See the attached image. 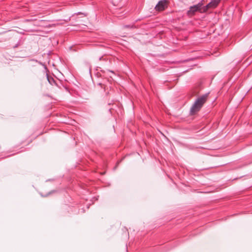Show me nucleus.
I'll use <instances>...</instances> for the list:
<instances>
[{"instance_id": "obj_1", "label": "nucleus", "mask_w": 252, "mask_h": 252, "mask_svg": "<svg viewBox=\"0 0 252 252\" xmlns=\"http://www.w3.org/2000/svg\"><path fill=\"white\" fill-rule=\"evenodd\" d=\"M208 95V94H205L197 98L190 108V113L191 115L195 114L200 110L206 102Z\"/></svg>"}, {"instance_id": "obj_2", "label": "nucleus", "mask_w": 252, "mask_h": 252, "mask_svg": "<svg viewBox=\"0 0 252 252\" xmlns=\"http://www.w3.org/2000/svg\"><path fill=\"white\" fill-rule=\"evenodd\" d=\"M221 0H212L208 4L203 6V11L207 12L210 8H215L220 3Z\"/></svg>"}, {"instance_id": "obj_3", "label": "nucleus", "mask_w": 252, "mask_h": 252, "mask_svg": "<svg viewBox=\"0 0 252 252\" xmlns=\"http://www.w3.org/2000/svg\"><path fill=\"white\" fill-rule=\"evenodd\" d=\"M168 1L167 0H161L158 1L155 7L157 11H161L167 7Z\"/></svg>"}, {"instance_id": "obj_4", "label": "nucleus", "mask_w": 252, "mask_h": 252, "mask_svg": "<svg viewBox=\"0 0 252 252\" xmlns=\"http://www.w3.org/2000/svg\"><path fill=\"white\" fill-rule=\"evenodd\" d=\"M199 11V9L195 5L191 6L189 7V10L187 12V14L189 16L193 15L195 12Z\"/></svg>"}, {"instance_id": "obj_5", "label": "nucleus", "mask_w": 252, "mask_h": 252, "mask_svg": "<svg viewBox=\"0 0 252 252\" xmlns=\"http://www.w3.org/2000/svg\"><path fill=\"white\" fill-rule=\"evenodd\" d=\"M203 5V3L202 1H201L197 3L196 5H194L196 6V7H197V8L199 9V12L200 13H204L205 12L203 11V7H202V5Z\"/></svg>"}, {"instance_id": "obj_6", "label": "nucleus", "mask_w": 252, "mask_h": 252, "mask_svg": "<svg viewBox=\"0 0 252 252\" xmlns=\"http://www.w3.org/2000/svg\"><path fill=\"white\" fill-rule=\"evenodd\" d=\"M48 81L49 82V83L51 84V82H50V79L48 78Z\"/></svg>"}, {"instance_id": "obj_7", "label": "nucleus", "mask_w": 252, "mask_h": 252, "mask_svg": "<svg viewBox=\"0 0 252 252\" xmlns=\"http://www.w3.org/2000/svg\"><path fill=\"white\" fill-rule=\"evenodd\" d=\"M52 81L54 82V79L53 78H51Z\"/></svg>"}]
</instances>
